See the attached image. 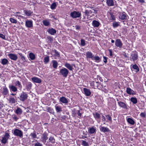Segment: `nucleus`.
<instances>
[{
    "label": "nucleus",
    "mask_w": 146,
    "mask_h": 146,
    "mask_svg": "<svg viewBox=\"0 0 146 146\" xmlns=\"http://www.w3.org/2000/svg\"><path fill=\"white\" fill-rule=\"evenodd\" d=\"M77 114L79 116H80V117L81 116L82 114H81V113H80V110H78V111Z\"/></svg>",
    "instance_id": "774afa93"
},
{
    "label": "nucleus",
    "mask_w": 146,
    "mask_h": 146,
    "mask_svg": "<svg viewBox=\"0 0 146 146\" xmlns=\"http://www.w3.org/2000/svg\"><path fill=\"white\" fill-rule=\"evenodd\" d=\"M96 129L93 127L89 128L88 130V132L90 134L94 133L96 132Z\"/></svg>",
    "instance_id": "412c9836"
},
{
    "label": "nucleus",
    "mask_w": 146,
    "mask_h": 146,
    "mask_svg": "<svg viewBox=\"0 0 146 146\" xmlns=\"http://www.w3.org/2000/svg\"><path fill=\"white\" fill-rule=\"evenodd\" d=\"M13 119H14L15 121H16L18 119V118L15 115H14L13 117Z\"/></svg>",
    "instance_id": "338daca9"
},
{
    "label": "nucleus",
    "mask_w": 146,
    "mask_h": 146,
    "mask_svg": "<svg viewBox=\"0 0 146 146\" xmlns=\"http://www.w3.org/2000/svg\"><path fill=\"white\" fill-rule=\"evenodd\" d=\"M86 56L87 58H91L93 59V55L92 53L90 52H88L86 53Z\"/></svg>",
    "instance_id": "4be33fe9"
},
{
    "label": "nucleus",
    "mask_w": 146,
    "mask_h": 146,
    "mask_svg": "<svg viewBox=\"0 0 146 146\" xmlns=\"http://www.w3.org/2000/svg\"><path fill=\"white\" fill-rule=\"evenodd\" d=\"M133 68L135 70L136 72H137L139 71V69L136 64H135L133 66Z\"/></svg>",
    "instance_id": "c9c22d12"
},
{
    "label": "nucleus",
    "mask_w": 146,
    "mask_h": 146,
    "mask_svg": "<svg viewBox=\"0 0 146 146\" xmlns=\"http://www.w3.org/2000/svg\"><path fill=\"white\" fill-rule=\"evenodd\" d=\"M10 21L12 23H16L17 21V20L13 19L12 18H11L10 19Z\"/></svg>",
    "instance_id": "a18cd8bd"
},
{
    "label": "nucleus",
    "mask_w": 146,
    "mask_h": 146,
    "mask_svg": "<svg viewBox=\"0 0 146 146\" xmlns=\"http://www.w3.org/2000/svg\"><path fill=\"white\" fill-rule=\"evenodd\" d=\"M91 9L90 10H86L84 12V13L86 15L88 16H90L92 14V13H96L97 12V10L94 9V8L92 7H89Z\"/></svg>",
    "instance_id": "f257e3e1"
},
{
    "label": "nucleus",
    "mask_w": 146,
    "mask_h": 146,
    "mask_svg": "<svg viewBox=\"0 0 146 146\" xmlns=\"http://www.w3.org/2000/svg\"><path fill=\"white\" fill-rule=\"evenodd\" d=\"M113 28H115L118 27L119 25V24L117 22H115L112 24Z\"/></svg>",
    "instance_id": "79ce46f5"
},
{
    "label": "nucleus",
    "mask_w": 146,
    "mask_h": 146,
    "mask_svg": "<svg viewBox=\"0 0 146 146\" xmlns=\"http://www.w3.org/2000/svg\"><path fill=\"white\" fill-rule=\"evenodd\" d=\"M46 110L48 111L50 113L52 112V110L51 108L48 107L47 108Z\"/></svg>",
    "instance_id": "6e6d98bb"
},
{
    "label": "nucleus",
    "mask_w": 146,
    "mask_h": 146,
    "mask_svg": "<svg viewBox=\"0 0 146 146\" xmlns=\"http://www.w3.org/2000/svg\"><path fill=\"white\" fill-rule=\"evenodd\" d=\"M13 134L14 135L20 137H21L23 136L22 131L18 129H15L14 130Z\"/></svg>",
    "instance_id": "39448f33"
},
{
    "label": "nucleus",
    "mask_w": 146,
    "mask_h": 146,
    "mask_svg": "<svg viewBox=\"0 0 146 146\" xmlns=\"http://www.w3.org/2000/svg\"><path fill=\"white\" fill-rule=\"evenodd\" d=\"M140 115L143 117H145V115L144 113L142 112L140 114Z\"/></svg>",
    "instance_id": "0e129e2a"
},
{
    "label": "nucleus",
    "mask_w": 146,
    "mask_h": 146,
    "mask_svg": "<svg viewBox=\"0 0 146 146\" xmlns=\"http://www.w3.org/2000/svg\"><path fill=\"white\" fill-rule=\"evenodd\" d=\"M100 129L101 131L103 132H108L109 131V129L107 127H100Z\"/></svg>",
    "instance_id": "393cba45"
},
{
    "label": "nucleus",
    "mask_w": 146,
    "mask_h": 146,
    "mask_svg": "<svg viewBox=\"0 0 146 146\" xmlns=\"http://www.w3.org/2000/svg\"><path fill=\"white\" fill-rule=\"evenodd\" d=\"M35 146H42V145L39 142H37L35 144Z\"/></svg>",
    "instance_id": "13d9d810"
},
{
    "label": "nucleus",
    "mask_w": 146,
    "mask_h": 146,
    "mask_svg": "<svg viewBox=\"0 0 146 146\" xmlns=\"http://www.w3.org/2000/svg\"><path fill=\"white\" fill-rule=\"evenodd\" d=\"M70 15L73 18H79L81 16V14L79 12L76 11H74L71 12Z\"/></svg>",
    "instance_id": "423d86ee"
},
{
    "label": "nucleus",
    "mask_w": 146,
    "mask_h": 146,
    "mask_svg": "<svg viewBox=\"0 0 146 146\" xmlns=\"http://www.w3.org/2000/svg\"><path fill=\"white\" fill-rule=\"evenodd\" d=\"M15 84L17 86H18L19 87L21 88L22 87V86L19 81H16L15 82Z\"/></svg>",
    "instance_id": "8fccbe9b"
},
{
    "label": "nucleus",
    "mask_w": 146,
    "mask_h": 146,
    "mask_svg": "<svg viewBox=\"0 0 146 146\" xmlns=\"http://www.w3.org/2000/svg\"><path fill=\"white\" fill-rule=\"evenodd\" d=\"M31 79L34 82L40 83L42 82V80L36 77H33Z\"/></svg>",
    "instance_id": "9b49d317"
},
{
    "label": "nucleus",
    "mask_w": 146,
    "mask_h": 146,
    "mask_svg": "<svg viewBox=\"0 0 146 146\" xmlns=\"http://www.w3.org/2000/svg\"><path fill=\"white\" fill-rule=\"evenodd\" d=\"M22 110L20 108H18L15 111V113L17 114H21L22 113Z\"/></svg>",
    "instance_id": "c85d7f7f"
},
{
    "label": "nucleus",
    "mask_w": 146,
    "mask_h": 146,
    "mask_svg": "<svg viewBox=\"0 0 146 146\" xmlns=\"http://www.w3.org/2000/svg\"><path fill=\"white\" fill-rule=\"evenodd\" d=\"M29 57L31 60H34L35 58V54L32 52L30 53L29 54Z\"/></svg>",
    "instance_id": "7c9ffc66"
},
{
    "label": "nucleus",
    "mask_w": 146,
    "mask_h": 146,
    "mask_svg": "<svg viewBox=\"0 0 146 146\" xmlns=\"http://www.w3.org/2000/svg\"><path fill=\"white\" fill-rule=\"evenodd\" d=\"M47 31L49 33L52 35L56 33V31L53 28L49 29Z\"/></svg>",
    "instance_id": "dca6fc26"
},
{
    "label": "nucleus",
    "mask_w": 146,
    "mask_h": 146,
    "mask_svg": "<svg viewBox=\"0 0 146 146\" xmlns=\"http://www.w3.org/2000/svg\"><path fill=\"white\" fill-rule=\"evenodd\" d=\"M126 92L128 94L130 95L134 94H135V92L133 90L128 88H127Z\"/></svg>",
    "instance_id": "f3484780"
},
{
    "label": "nucleus",
    "mask_w": 146,
    "mask_h": 146,
    "mask_svg": "<svg viewBox=\"0 0 146 146\" xmlns=\"http://www.w3.org/2000/svg\"><path fill=\"white\" fill-rule=\"evenodd\" d=\"M106 3L109 6H113L114 5L113 0H107Z\"/></svg>",
    "instance_id": "b1692460"
},
{
    "label": "nucleus",
    "mask_w": 146,
    "mask_h": 146,
    "mask_svg": "<svg viewBox=\"0 0 146 146\" xmlns=\"http://www.w3.org/2000/svg\"><path fill=\"white\" fill-rule=\"evenodd\" d=\"M9 87L10 90L13 92H15L17 91V88L13 85L9 86Z\"/></svg>",
    "instance_id": "bb28decb"
},
{
    "label": "nucleus",
    "mask_w": 146,
    "mask_h": 146,
    "mask_svg": "<svg viewBox=\"0 0 146 146\" xmlns=\"http://www.w3.org/2000/svg\"><path fill=\"white\" fill-rule=\"evenodd\" d=\"M19 13H19V12H17L15 14V16H18L19 17H21V18H23V16H21V15L18 14Z\"/></svg>",
    "instance_id": "052dcab7"
},
{
    "label": "nucleus",
    "mask_w": 146,
    "mask_h": 146,
    "mask_svg": "<svg viewBox=\"0 0 146 146\" xmlns=\"http://www.w3.org/2000/svg\"><path fill=\"white\" fill-rule=\"evenodd\" d=\"M27 94L25 92H23L20 95V100L23 101L27 98Z\"/></svg>",
    "instance_id": "6e6552de"
},
{
    "label": "nucleus",
    "mask_w": 146,
    "mask_h": 146,
    "mask_svg": "<svg viewBox=\"0 0 146 146\" xmlns=\"http://www.w3.org/2000/svg\"><path fill=\"white\" fill-rule=\"evenodd\" d=\"M30 135L33 138H36V132L35 131H34L33 133H31L30 134Z\"/></svg>",
    "instance_id": "49530a36"
},
{
    "label": "nucleus",
    "mask_w": 146,
    "mask_h": 146,
    "mask_svg": "<svg viewBox=\"0 0 146 146\" xmlns=\"http://www.w3.org/2000/svg\"><path fill=\"white\" fill-rule=\"evenodd\" d=\"M118 104L119 106L123 108H127L126 105L124 103L121 102H118Z\"/></svg>",
    "instance_id": "a211bd4d"
},
{
    "label": "nucleus",
    "mask_w": 146,
    "mask_h": 146,
    "mask_svg": "<svg viewBox=\"0 0 146 146\" xmlns=\"http://www.w3.org/2000/svg\"><path fill=\"white\" fill-rule=\"evenodd\" d=\"M106 116L107 119L110 121H111L112 118L111 116H110L109 115H106Z\"/></svg>",
    "instance_id": "4d7b16f0"
},
{
    "label": "nucleus",
    "mask_w": 146,
    "mask_h": 146,
    "mask_svg": "<svg viewBox=\"0 0 146 146\" xmlns=\"http://www.w3.org/2000/svg\"><path fill=\"white\" fill-rule=\"evenodd\" d=\"M48 133L46 132H45L42 134L41 140L44 143L46 142V140L48 139Z\"/></svg>",
    "instance_id": "20e7f679"
},
{
    "label": "nucleus",
    "mask_w": 146,
    "mask_h": 146,
    "mask_svg": "<svg viewBox=\"0 0 146 146\" xmlns=\"http://www.w3.org/2000/svg\"><path fill=\"white\" fill-rule=\"evenodd\" d=\"M52 62L53 63L52 66L53 67L55 68H56L58 66L57 62L56 60H53L52 61Z\"/></svg>",
    "instance_id": "473e14b6"
},
{
    "label": "nucleus",
    "mask_w": 146,
    "mask_h": 146,
    "mask_svg": "<svg viewBox=\"0 0 146 146\" xmlns=\"http://www.w3.org/2000/svg\"><path fill=\"white\" fill-rule=\"evenodd\" d=\"M102 120L103 121L105 122L106 120V118L104 116L102 115Z\"/></svg>",
    "instance_id": "69168bd1"
},
{
    "label": "nucleus",
    "mask_w": 146,
    "mask_h": 146,
    "mask_svg": "<svg viewBox=\"0 0 146 146\" xmlns=\"http://www.w3.org/2000/svg\"><path fill=\"white\" fill-rule=\"evenodd\" d=\"M60 72L64 77H66L68 74L69 71L67 69L64 68L60 70Z\"/></svg>",
    "instance_id": "7ed1b4c3"
},
{
    "label": "nucleus",
    "mask_w": 146,
    "mask_h": 146,
    "mask_svg": "<svg viewBox=\"0 0 146 146\" xmlns=\"http://www.w3.org/2000/svg\"><path fill=\"white\" fill-rule=\"evenodd\" d=\"M127 121L129 123L132 125H133L135 123V121L130 118H128L127 119Z\"/></svg>",
    "instance_id": "5701e85b"
},
{
    "label": "nucleus",
    "mask_w": 146,
    "mask_h": 146,
    "mask_svg": "<svg viewBox=\"0 0 146 146\" xmlns=\"http://www.w3.org/2000/svg\"><path fill=\"white\" fill-rule=\"evenodd\" d=\"M84 91L85 95L87 96H90L91 94L90 90L86 88H84Z\"/></svg>",
    "instance_id": "4468645a"
},
{
    "label": "nucleus",
    "mask_w": 146,
    "mask_h": 146,
    "mask_svg": "<svg viewBox=\"0 0 146 146\" xmlns=\"http://www.w3.org/2000/svg\"><path fill=\"white\" fill-rule=\"evenodd\" d=\"M110 15L111 16L110 19L112 21L115 20V18L114 16L111 13H110Z\"/></svg>",
    "instance_id": "864d4df0"
},
{
    "label": "nucleus",
    "mask_w": 146,
    "mask_h": 146,
    "mask_svg": "<svg viewBox=\"0 0 146 146\" xmlns=\"http://www.w3.org/2000/svg\"><path fill=\"white\" fill-rule=\"evenodd\" d=\"M8 131H9L8 130L5 132L4 136L2 138L1 142L3 143H6L7 142L8 140L10 137L9 133L7 132Z\"/></svg>",
    "instance_id": "f03ea898"
},
{
    "label": "nucleus",
    "mask_w": 146,
    "mask_h": 146,
    "mask_svg": "<svg viewBox=\"0 0 146 146\" xmlns=\"http://www.w3.org/2000/svg\"><path fill=\"white\" fill-rule=\"evenodd\" d=\"M9 91L7 88L6 87H4L3 88L2 94L4 96V97H5V96H6L8 94Z\"/></svg>",
    "instance_id": "ddd939ff"
},
{
    "label": "nucleus",
    "mask_w": 146,
    "mask_h": 146,
    "mask_svg": "<svg viewBox=\"0 0 146 146\" xmlns=\"http://www.w3.org/2000/svg\"><path fill=\"white\" fill-rule=\"evenodd\" d=\"M9 58L11 60H16L18 58L17 55L13 54L10 53L8 55Z\"/></svg>",
    "instance_id": "1a4fd4ad"
},
{
    "label": "nucleus",
    "mask_w": 146,
    "mask_h": 146,
    "mask_svg": "<svg viewBox=\"0 0 146 146\" xmlns=\"http://www.w3.org/2000/svg\"><path fill=\"white\" fill-rule=\"evenodd\" d=\"M42 23L45 26H48L50 24L49 21L47 20H43Z\"/></svg>",
    "instance_id": "2f4dec72"
},
{
    "label": "nucleus",
    "mask_w": 146,
    "mask_h": 146,
    "mask_svg": "<svg viewBox=\"0 0 146 146\" xmlns=\"http://www.w3.org/2000/svg\"><path fill=\"white\" fill-rule=\"evenodd\" d=\"M0 37L3 39H6L5 36L2 34L0 33Z\"/></svg>",
    "instance_id": "5fc2aeb1"
},
{
    "label": "nucleus",
    "mask_w": 146,
    "mask_h": 146,
    "mask_svg": "<svg viewBox=\"0 0 146 146\" xmlns=\"http://www.w3.org/2000/svg\"><path fill=\"white\" fill-rule=\"evenodd\" d=\"M56 6V3H53L51 5L50 8L52 9H54Z\"/></svg>",
    "instance_id": "ea45409f"
},
{
    "label": "nucleus",
    "mask_w": 146,
    "mask_h": 146,
    "mask_svg": "<svg viewBox=\"0 0 146 146\" xmlns=\"http://www.w3.org/2000/svg\"><path fill=\"white\" fill-rule=\"evenodd\" d=\"M81 44L82 46H84L85 45V41L84 40L82 39L81 40Z\"/></svg>",
    "instance_id": "603ef678"
},
{
    "label": "nucleus",
    "mask_w": 146,
    "mask_h": 146,
    "mask_svg": "<svg viewBox=\"0 0 146 146\" xmlns=\"http://www.w3.org/2000/svg\"><path fill=\"white\" fill-rule=\"evenodd\" d=\"M60 101L64 104H67L68 102L67 100L64 97H62L60 99Z\"/></svg>",
    "instance_id": "2eb2a0df"
},
{
    "label": "nucleus",
    "mask_w": 146,
    "mask_h": 146,
    "mask_svg": "<svg viewBox=\"0 0 146 146\" xmlns=\"http://www.w3.org/2000/svg\"><path fill=\"white\" fill-rule=\"evenodd\" d=\"M24 12L25 14L28 16H31L32 13V12L30 11H24Z\"/></svg>",
    "instance_id": "4c0bfd02"
},
{
    "label": "nucleus",
    "mask_w": 146,
    "mask_h": 146,
    "mask_svg": "<svg viewBox=\"0 0 146 146\" xmlns=\"http://www.w3.org/2000/svg\"><path fill=\"white\" fill-rule=\"evenodd\" d=\"M47 38L48 39L49 41L50 42L53 40V39L51 36H48L47 37Z\"/></svg>",
    "instance_id": "680f3d73"
},
{
    "label": "nucleus",
    "mask_w": 146,
    "mask_h": 146,
    "mask_svg": "<svg viewBox=\"0 0 146 146\" xmlns=\"http://www.w3.org/2000/svg\"><path fill=\"white\" fill-rule=\"evenodd\" d=\"M53 51L55 53L56 55L58 57H59L60 56L59 53L56 50H54Z\"/></svg>",
    "instance_id": "3c124183"
},
{
    "label": "nucleus",
    "mask_w": 146,
    "mask_h": 146,
    "mask_svg": "<svg viewBox=\"0 0 146 146\" xmlns=\"http://www.w3.org/2000/svg\"><path fill=\"white\" fill-rule=\"evenodd\" d=\"M94 58V60L97 62H99L100 60V58L98 56H95Z\"/></svg>",
    "instance_id": "c03bdc74"
},
{
    "label": "nucleus",
    "mask_w": 146,
    "mask_h": 146,
    "mask_svg": "<svg viewBox=\"0 0 146 146\" xmlns=\"http://www.w3.org/2000/svg\"><path fill=\"white\" fill-rule=\"evenodd\" d=\"M32 86V84L31 83H27L26 85V88L28 90L30 89Z\"/></svg>",
    "instance_id": "58836bf2"
},
{
    "label": "nucleus",
    "mask_w": 146,
    "mask_h": 146,
    "mask_svg": "<svg viewBox=\"0 0 146 146\" xmlns=\"http://www.w3.org/2000/svg\"><path fill=\"white\" fill-rule=\"evenodd\" d=\"M65 66L68 69L70 70H72V67L70 64L66 63L65 64Z\"/></svg>",
    "instance_id": "c756f323"
},
{
    "label": "nucleus",
    "mask_w": 146,
    "mask_h": 146,
    "mask_svg": "<svg viewBox=\"0 0 146 146\" xmlns=\"http://www.w3.org/2000/svg\"><path fill=\"white\" fill-rule=\"evenodd\" d=\"M115 45L116 46L121 48L122 47L123 44L121 40L119 39H118L115 41Z\"/></svg>",
    "instance_id": "9d476101"
},
{
    "label": "nucleus",
    "mask_w": 146,
    "mask_h": 146,
    "mask_svg": "<svg viewBox=\"0 0 146 146\" xmlns=\"http://www.w3.org/2000/svg\"><path fill=\"white\" fill-rule=\"evenodd\" d=\"M9 101L10 103L12 104H14L16 102L15 100L13 97L10 96L9 99Z\"/></svg>",
    "instance_id": "cd10ccee"
},
{
    "label": "nucleus",
    "mask_w": 146,
    "mask_h": 146,
    "mask_svg": "<svg viewBox=\"0 0 146 146\" xmlns=\"http://www.w3.org/2000/svg\"><path fill=\"white\" fill-rule=\"evenodd\" d=\"M138 58V55L137 52L136 51L133 52L131 55L130 58L133 61H134Z\"/></svg>",
    "instance_id": "0eeeda50"
},
{
    "label": "nucleus",
    "mask_w": 146,
    "mask_h": 146,
    "mask_svg": "<svg viewBox=\"0 0 146 146\" xmlns=\"http://www.w3.org/2000/svg\"><path fill=\"white\" fill-rule=\"evenodd\" d=\"M19 54L21 57V59L24 62H25L26 61L25 58L23 56V55L21 53H19Z\"/></svg>",
    "instance_id": "09e8293b"
},
{
    "label": "nucleus",
    "mask_w": 146,
    "mask_h": 146,
    "mask_svg": "<svg viewBox=\"0 0 146 146\" xmlns=\"http://www.w3.org/2000/svg\"><path fill=\"white\" fill-rule=\"evenodd\" d=\"M131 101L134 104H136L137 103V100L136 98L132 97L131 99Z\"/></svg>",
    "instance_id": "e433bc0d"
},
{
    "label": "nucleus",
    "mask_w": 146,
    "mask_h": 146,
    "mask_svg": "<svg viewBox=\"0 0 146 146\" xmlns=\"http://www.w3.org/2000/svg\"><path fill=\"white\" fill-rule=\"evenodd\" d=\"M92 24L94 27H98L99 26L100 23L98 21L94 20L92 22Z\"/></svg>",
    "instance_id": "aec40b11"
},
{
    "label": "nucleus",
    "mask_w": 146,
    "mask_h": 146,
    "mask_svg": "<svg viewBox=\"0 0 146 146\" xmlns=\"http://www.w3.org/2000/svg\"><path fill=\"white\" fill-rule=\"evenodd\" d=\"M103 58L104 62L105 63H106L107 62V59H108V58L106 56H104Z\"/></svg>",
    "instance_id": "bf43d9fd"
},
{
    "label": "nucleus",
    "mask_w": 146,
    "mask_h": 146,
    "mask_svg": "<svg viewBox=\"0 0 146 146\" xmlns=\"http://www.w3.org/2000/svg\"><path fill=\"white\" fill-rule=\"evenodd\" d=\"M49 142H51L52 143H54L55 142V140L54 138L53 137H50L49 139Z\"/></svg>",
    "instance_id": "de8ad7c7"
},
{
    "label": "nucleus",
    "mask_w": 146,
    "mask_h": 146,
    "mask_svg": "<svg viewBox=\"0 0 146 146\" xmlns=\"http://www.w3.org/2000/svg\"><path fill=\"white\" fill-rule=\"evenodd\" d=\"M93 115L96 119H98L100 117V114L97 112L93 113Z\"/></svg>",
    "instance_id": "a878e982"
},
{
    "label": "nucleus",
    "mask_w": 146,
    "mask_h": 146,
    "mask_svg": "<svg viewBox=\"0 0 146 146\" xmlns=\"http://www.w3.org/2000/svg\"><path fill=\"white\" fill-rule=\"evenodd\" d=\"M25 25L27 27L29 28L33 27V22L32 21L28 20L26 21Z\"/></svg>",
    "instance_id": "f8f14e48"
},
{
    "label": "nucleus",
    "mask_w": 146,
    "mask_h": 146,
    "mask_svg": "<svg viewBox=\"0 0 146 146\" xmlns=\"http://www.w3.org/2000/svg\"><path fill=\"white\" fill-rule=\"evenodd\" d=\"M82 144L84 146H88L89 145L88 143L84 140L82 141Z\"/></svg>",
    "instance_id": "a19ab883"
},
{
    "label": "nucleus",
    "mask_w": 146,
    "mask_h": 146,
    "mask_svg": "<svg viewBox=\"0 0 146 146\" xmlns=\"http://www.w3.org/2000/svg\"><path fill=\"white\" fill-rule=\"evenodd\" d=\"M8 60L6 58H4L2 60L1 63L3 65H5L8 62Z\"/></svg>",
    "instance_id": "f704fd0d"
},
{
    "label": "nucleus",
    "mask_w": 146,
    "mask_h": 146,
    "mask_svg": "<svg viewBox=\"0 0 146 146\" xmlns=\"http://www.w3.org/2000/svg\"><path fill=\"white\" fill-rule=\"evenodd\" d=\"M56 111L57 112H58L62 111L61 108L59 106L56 105L55 106Z\"/></svg>",
    "instance_id": "72a5a7b5"
},
{
    "label": "nucleus",
    "mask_w": 146,
    "mask_h": 146,
    "mask_svg": "<svg viewBox=\"0 0 146 146\" xmlns=\"http://www.w3.org/2000/svg\"><path fill=\"white\" fill-rule=\"evenodd\" d=\"M119 18L121 20H124L127 19V16L126 14L124 12L121 14L119 16Z\"/></svg>",
    "instance_id": "6ab92c4d"
},
{
    "label": "nucleus",
    "mask_w": 146,
    "mask_h": 146,
    "mask_svg": "<svg viewBox=\"0 0 146 146\" xmlns=\"http://www.w3.org/2000/svg\"><path fill=\"white\" fill-rule=\"evenodd\" d=\"M108 50L110 52V56H111L113 55L112 51V50L111 49H109Z\"/></svg>",
    "instance_id": "e2e57ef3"
},
{
    "label": "nucleus",
    "mask_w": 146,
    "mask_h": 146,
    "mask_svg": "<svg viewBox=\"0 0 146 146\" xmlns=\"http://www.w3.org/2000/svg\"><path fill=\"white\" fill-rule=\"evenodd\" d=\"M44 62L46 63H47L48 62L49 60V56H47L45 57L44 59Z\"/></svg>",
    "instance_id": "37998d69"
}]
</instances>
